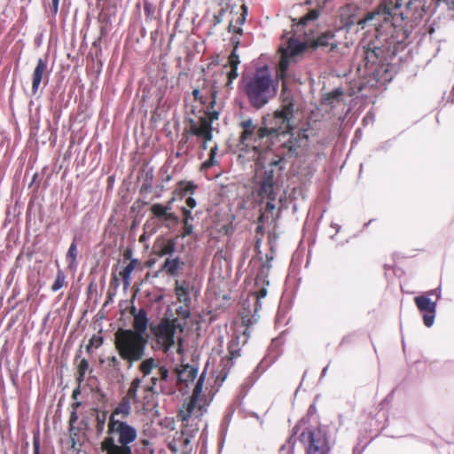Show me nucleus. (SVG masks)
Listing matches in <instances>:
<instances>
[{
    "label": "nucleus",
    "mask_w": 454,
    "mask_h": 454,
    "mask_svg": "<svg viewBox=\"0 0 454 454\" xmlns=\"http://www.w3.org/2000/svg\"><path fill=\"white\" fill-rule=\"evenodd\" d=\"M204 384V375H200L196 382L192 395L182 404L177 411V418L182 422L180 436L175 439V443L189 453L192 450L191 439L194 438L200 430L203 415L202 406L198 405Z\"/></svg>",
    "instance_id": "1"
},
{
    "label": "nucleus",
    "mask_w": 454,
    "mask_h": 454,
    "mask_svg": "<svg viewBox=\"0 0 454 454\" xmlns=\"http://www.w3.org/2000/svg\"><path fill=\"white\" fill-rule=\"evenodd\" d=\"M289 441L299 442L305 454H330L332 449L326 432L312 425L309 417L301 419L293 427Z\"/></svg>",
    "instance_id": "2"
},
{
    "label": "nucleus",
    "mask_w": 454,
    "mask_h": 454,
    "mask_svg": "<svg viewBox=\"0 0 454 454\" xmlns=\"http://www.w3.org/2000/svg\"><path fill=\"white\" fill-rule=\"evenodd\" d=\"M298 142V139L291 134L290 137L277 148L275 158L269 163L270 169L264 172L261 180L260 186L257 191L260 198L268 199L269 200H276L277 192L275 190L273 168L278 167L281 170L283 168L281 164L284 160L295 159L298 156L300 148Z\"/></svg>",
    "instance_id": "3"
},
{
    "label": "nucleus",
    "mask_w": 454,
    "mask_h": 454,
    "mask_svg": "<svg viewBox=\"0 0 454 454\" xmlns=\"http://www.w3.org/2000/svg\"><path fill=\"white\" fill-rule=\"evenodd\" d=\"M138 371L145 380V385L143 387L145 394L170 395L175 393L168 369L165 365H160L155 358L149 357L143 360L138 365Z\"/></svg>",
    "instance_id": "4"
},
{
    "label": "nucleus",
    "mask_w": 454,
    "mask_h": 454,
    "mask_svg": "<svg viewBox=\"0 0 454 454\" xmlns=\"http://www.w3.org/2000/svg\"><path fill=\"white\" fill-rule=\"evenodd\" d=\"M278 85V82L273 81L268 69H261L247 81L244 91L250 106L261 109L276 96Z\"/></svg>",
    "instance_id": "5"
},
{
    "label": "nucleus",
    "mask_w": 454,
    "mask_h": 454,
    "mask_svg": "<svg viewBox=\"0 0 454 454\" xmlns=\"http://www.w3.org/2000/svg\"><path fill=\"white\" fill-rule=\"evenodd\" d=\"M147 336H142L130 329L119 328L114 333V345L120 358L126 361L129 367L134 363L145 360Z\"/></svg>",
    "instance_id": "6"
},
{
    "label": "nucleus",
    "mask_w": 454,
    "mask_h": 454,
    "mask_svg": "<svg viewBox=\"0 0 454 454\" xmlns=\"http://www.w3.org/2000/svg\"><path fill=\"white\" fill-rule=\"evenodd\" d=\"M280 99L281 105L274 112L270 122V127H268V130L274 131L272 137L276 142L279 141L280 137L291 134L294 129L291 121L294 117L295 100L291 91L286 88L285 82L284 90H281Z\"/></svg>",
    "instance_id": "7"
},
{
    "label": "nucleus",
    "mask_w": 454,
    "mask_h": 454,
    "mask_svg": "<svg viewBox=\"0 0 454 454\" xmlns=\"http://www.w3.org/2000/svg\"><path fill=\"white\" fill-rule=\"evenodd\" d=\"M242 131L239 135V145L242 148H252L255 152L270 150L276 143L272 137L274 131L268 130V127H257L251 119L239 123Z\"/></svg>",
    "instance_id": "8"
},
{
    "label": "nucleus",
    "mask_w": 454,
    "mask_h": 454,
    "mask_svg": "<svg viewBox=\"0 0 454 454\" xmlns=\"http://www.w3.org/2000/svg\"><path fill=\"white\" fill-rule=\"evenodd\" d=\"M242 131L239 135V145L242 148H252L255 152L270 150L276 143L272 137L274 131L268 130V127H257L251 119L239 123Z\"/></svg>",
    "instance_id": "9"
},
{
    "label": "nucleus",
    "mask_w": 454,
    "mask_h": 454,
    "mask_svg": "<svg viewBox=\"0 0 454 454\" xmlns=\"http://www.w3.org/2000/svg\"><path fill=\"white\" fill-rule=\"evenodd\" d=\"M100 448L106 454H152L153 452L150 442L146 439L133 443L109 435L103 439Z\"/></svg>",
    "instance_id": "10"
},
{
    "label": "nucleus",
    "mask_w": 454,
    "mask_h": 454,
    "mask_svg": "<svg viewBox=\"0 0 454 454\" xmlns=\"http://www.w3.org/2000/svg\"><path fill=\"white\" fill-rule=\"evenodd\" d=\"M177 319L169 320L162 318L158 325H151L150 330L155 338L156 343L162 348L164 353L175 345V333L177 328Z\"/></svg>",
    "instance_id": "11"
},
{
    "label": "nucleus",
    "mask_w": 454,
    "mask_h": 454,
    "mask_svg": "<svg viewBox=\"0 0 454 454\" xmlns=\"http://www.w3.org/2000/svg\"><path fill=\"white\" fill-rule=\"evenodd\" d=\"M440 298L441 291L439 289L430 290L414 298V302L419 311L422 314L423 323L427 327L434 325L436 303Z\"/></svg>",
    "instance_id": "12"
},
{
    "label": "nucleus",
    "mask_w": 454,
    "mask_h": 454,
    "mask_svg": "<svg viewBox=\"0 0 454 454\" xmlns=\"http://www.w3.org/2000/svg\"><path fill=\"white\" fill-rule=\"evenodd\" d=\"M402 2L403 0L385 1L383 4H380L376 10L368 12L365 17L357 23L362 25L364 23L376 20L372 25L375 27L381 26L382 22L389 21L393 15L397 14V11L400 9Z\"/></svg>",
    "instance_id": "13"
},
{
    "label": "nucleus",
    "mask_w": 454,
    "mask_h": 454,
    "mask_svg": "<svg viewBox=\"0 0 454 454\" xmlns=\"http://www.w3.org/2000/svg\"><path fill=\"white\" fill-rule=\"evenodd\" d=\"M190 136H194L201 140L211 141L213 139V127L206 120H201L200 117L198 121L189 119L188 124L184 129L179 145L187 144Z\"/></svg>",
    "instance_id": "14"
},
{
    "label": "nucleus",
    "mask_w": 454,
    "mask_h": 454,
    "mask_svg": "<svg viewBox=\"0 0 454 454\" xmlns=\"http://www.w3.org/2000/svg\"><path fill=\"white\" fill-rule=\"evenodd\" d=\"M428 9L427 0H410L403 12H401V17L405 21V26L412 27L422 20Z\"/></svg>",
    "instance_id": "15"
},
{
    "label": "nucleus",
    "mask_w": 454,
    "mask_h": 454,
    "mask_svg": "<svg viewBox=\"0 0 454 454\" xmlns=\"http://www.w3.org/2000/svg\"><path fill=\"white\" fill-rule=\"evenodd\" d=\"M106 435L133 443L137 442V430L125 420L108 419Z\"/></svg>",
    "instance_id": "16"
},
{
    "label": "nucleus",
    "mask_w": 454,
    "mask_h": 454,
    "mask_svg": "<svg viewBox=\"0 0 454 454\" xmlns=\"http://www.w3.org/2000/svg\"><path fill=\"white\" fill-rule=\"evenodd\" d=\"M217 94L218 90L215 84L213 83L209 86L206 78L202 80L201 85L192 90L194 100L199 101L203 107L209 109L215 108Z\"/></svg>",
    "instance_id": "17"
},
{
    "label": "nucleus",
    "mask_w": 454,
    "mask_h": 454,
    "mask_svg": "<svg viewBox=\"0 0 454 454\" xmlns=\"http://www.w3.org/2000/svg\"><path fill=\"white\" fill-rule=\"evenodd\" d=\"M386 50L370 42L364 46V61L366 67H372L383 62L386 59Z\"/></svg>",
    "instance_id": "18"
},
{
    "label": "nucleus",
    "mask_w": 454,
    "mask_h": 454,
    "mask_svg": "<svg viewBox=\"0 0 454 454\" xmlns=\"http://www.w3.org/2000/svg\"><path fill=\"white\" fill-rule=\"evenodd\" d=\"M144 380L143 377H135L128 388V391L126 395L123 396L126 399H128L129 402H131L133 404H142L145 406L146 403H149L147 400L149 398V394H145L144 395V401H141L139 395H138V390L141 387V385L143 383Z\"/></svg>",
    "instance_id": "19"
},
{
    "label": "nucleus",
    "mask_w": 454,
    "mask_h": 454,
    "mask_svg": "<svg viewBox=\"0 0 454 454\" xmlns=\"http://www.w3.org/2000/svg\"><path fill=\"white\" fill-rule=\"evenodd\" d=\"M310 48L317 49L318 47H329V51H334L338 48V43L335 40L333 31H326L317 35L309 43Z\"/></svg>",
    "instance_id": "20"
},
{
    "label": "nucleus",
    "mask_w": 454,
    "mask_h": 454,
    "mask_svg": "<svg viewBox=\"0 0 454 454\" xmlns=\"http://www.w3.org/2000/svg\"><path fill=\"white\" fill-rule=\"evenodd\" d=\"M170 210L171 207H165L162 204L160 203H154L150 208L153 217L160 221L165 222L166 226H168V223H177L179 221L178 216L176 214L170 212Z\"/></svg>",
    "instance_id": "21"
},
{
    "label": "nucleus",
    "mask_w": 454,
    "mask_h": 454,
    "mask_svg": "<svg viewBox=\"0 0 454 454\" xmlns=\"http://www.w3.org/2000/svg\"><path fill=\"white\" fill-rule=\"evenodd\" d=\"M136 312V308L131 309V314L134 315L133 320V329H130L131 332L137 333L142 336H146L145 332L148 327V318L147 314L145 309H141L137 313Z\"/></svg>",
    "instance_id": "22"
},
{
    "label": "nucleus",
    "mask_w": 454,
    "mask_h": 454,
    "mask_svg": "<svg viewBox=\"0 0 454 454\" xmlns=\"http://www.w3.org/2000/svg\"><path fill=\"white\" fill-rule=\"evenodd\" d=\"M175 372L177 377V383H184L185 386L192 382L198 374V369L190 364H183L180 367H176Z\"/></svg>",
    "instance_id": "23"
},
{
    "label": "nucleus",
    "mask_w": 454,
    "mask_h": 454,
    "mask_svg": "<svg viewBox=\"0 0 454 454\" xmlns=\"http://www.w3.org/2000/svg\"><path fill=\"white\" fill-rule=\"evenodd\" d=\"M176 248V243L174 239L158 240L153 246L154 254L159 257L172 255Z\"/></svg>",
    "instance_id": "24"
},
{
    "label": "nucleus",
    "mask_w": 454,
    "mask_h": 454,
    "mask_svg": "<svg viewBox=\"0 0 454 454\" xmlns=\"http://www.w3.org/2000/svg\"><path fill=\"white\" fill-rule=\"evenodd\" d=\"M185 262L181 261L179 257H168L165 260L161 266V270L168 275L176 277L181 274L184 270Z\"/></svg>",
    "instance_id": "25"
},
{
    "label": "nucleus",
    "mask_w": 454,
    "mask_h": 454,
    "mask_svg": "<svg viewBox=\"0 0 454 454\" xmlns=\"http://www.w3.org/2000/svg\"><path fill=\"white\" fill-rule=\"evenodd\" d=\"M131 404L125 397H122L117 406L114 409L108 419L124 420L131 413Z\"/></svg>",
    "instance_id": "26"
},
{
    "label": "nucleus",
    "mask_w": 454,
    "mask_h": 454,
    "mask_svg": "<svg viewBox=\"0 0 454 454\" xmlns=\"http://www.w3.org/2000/svg\"><path fill=\"white\" fill-rule=\"evenodd\" d=\"M309 48H310L309 44L307 43L300 42L295 38H290L287 42L286 48H281L283 51H286V53L294 59L304 53Z\"/></svg>",
    "instance_id": "27"
},
{
    "label": "nucleus",
    "mask_w": 454,
    "mask_h": 454,
    "mask_svg": "<svg viewBox=\"0 0 454 454\" xmlns=\"http://www.w3.org/2000/svg\"><path fill=\"white\" fill-rule=\"evenodd\" d=\"M47 68V63L42 59H39L36 66L32 74V92L33 94H36L41 82L43 79V74Z\"/></svg>",
    "instance_id": "28"
},
{
    "label": "nucleus",
    "mask_w": 454,
    "mask_h": 454,
    "mask_svg": "<svg viewBox=\"0 0 454 454\" xmlns=\"http://www.w3.org/2000/svg\"><path fill=\"white\" fill-rule=\"evenodd\" d=\"M279 51L281 52L280 60L278 62V74L277 77L278 80L282 82V90H284V82L286 84V78H287V71L291 63V60L293 59L292 57H290L286 51H283L281 48L279 49ZM287 89V87L286 86Z\"/></svg>",
    "instance_id": "29"
},
{
    "label": "nucleus",
    "mask_w": 454,
    "mask_h": 454,
    "mask_svg": "<svg viewBox=\"0 0 454 454\" xmlns=\"http://www.w3.org/2000/svg\"><path fill=\"white\" fill-rule=\"evenodd\" d=\"M175 293L179 302L184 303L188 305L190 302V294H189V284L186 281H178L176 280L175 283Z\"/></svg>",
    "instance_id": "30"
},
{
    "label": "nucleus",
    "mask_w": 454,
    "mask_h": 454,
    "mask_svg": "<svg viewBox=\"0 0 454 454\" xmlns=\"http://www.w3.org/2000/svg\"><path fill=\"white\" fill-rule=\"evenodd\" d=\"M90 414L95 418V429L98 434H102L105 430L106 422L107 419V411H99L93 408L90 410Z\"/></svg>",
    "instance_id": "31"
},
{
    "label": "nucleus",
    "mask_w": 454,
    "mask_h": 454,
    "mask_svg": "<svg viewBox=\"0 0 454 454\" xmlns=\"http://www.w3.org/2000/svg\"><path fill=\"white\" fill-rule=\"evenodd\" d=\"M140 265L137 259H130L127 266H125L120 272L119 276L121 278L123 286L125 287L130 285V275L137 266Z\"/></svg>",
    "instance_id": "32"
},
{
    "label": "nucleus",
    "mask_w": 454,
    "mask_h": 454,
    "mask_svg": "<svg viewBox=\"0 0 454 454\" xmlns=\"http://www.w3.org/2000/svg\"><path fill=\"white\" fill-rule=\"evenodd\" d=\"M182 214L184 227L181 235L183 238H185L187 236H190L193 232V225L192 223L193 216L192 212L184 207H182Z\"/></svg>",
    "instance_id": "33"
},
{
    "label": "nucleus",
    "mask_w": 454,
    "mask_h": 454,
    "mask_svg": "<svg viewBox=\"0 0 454 454\" xmlns=\"http://www.w3.org/2000/svg\"><path fill=\"white\" fill-rule=\"evenodd\" d=\"M215 75L225 76L226 77L225 87L228 90H231L232 89V86H231L232 82L238 77V69L237 68H230L228 71L225 72L224 69L223 68L219 72L215 73Z\"/></svg>",
    "instance_id": "34"
},
{
    "label": "nucleus",
    "mask_w": 454,
    "mask_h": 454,
    "mask_svg": "<svg viewBox=\"0 0 454 454\" xmlns=\"http://www.w3.org/2000/svg\"><path fill=\"white\" fill-rule=\"evenodd\" d=\"M229 360L240 356V347L239 337L231 339L228 344Z\"/></svg>",
    "instance_id": "35"
},
{
    "label": "nucleus",
    "mask_w": 454,
    "mask_h": 454,
    "mask_svg": "<svg viewBox=\"0 0 454 454\" xmlns=\"http://www.w3.org/2000/svg\"><path fill=\"white\" fill-rule=\"evenodd\" d=\"M66 274L62 270H58L56 274V278L53 284L51 286V290L52 292H57L64 286H67V282L66 281Z\"/></svg>",
    "instance_id": "36"
},
{
    "label": "nucleus",
    "mask_w": 454,
    "mask_h": 454,
    "mask_svg": "<svg viewBox=\"0 0 454 454\" xmlns=\"http://www.w3.org/2000/svg\"><path fill=\"white\" fill-rule=\"evenodd\" d=\"M217 152H218V146H217V145H215V146H213L210 149L209 157L206 161H204L202 163L201 168L208 169V168H212L213 166L217 165V160H215Z\"/></svg>",
    "instance_id": "37"
},
{
    "label": "nucleus",
    "mask_w": 454,
    "mask_h": 454,
    "mask_svg": "<svg viewBox=\"0 0 454 454\" xmlns=\"http://www.w3.org/2000/svg\"><path fill=\"white\" fill-rule=\"evenodd\" d=\"M217 152H218V146H217V145H215V146H213L210 149L209 157L206 161H204L202 163L201 168L208 169V168H212L213 166L217 165V160H215Z\"/></svg>",
    "instance_id": "38"
},
{
    "label": "nucleus",
    "mask_w": 454,
    "mask_h": 454,
    "mask_svg": "<svg viewBox=\"0 0 454 454\" xmlns=\"http://www.w3.org/2000/svg\"><path fill=\"white\" fill-rule=\"evenodd\" d=\"M177 186L178 194L180 196H185L187 193H193L196 189V185H194L192 182L180 181L177 184Z\"/></svg>",
    "instance_id": "39"
},
{
    "label": "nucleus",
    "mask_w": 454,
    "mask_h": 454,
    "mask_svg": "<svg viewBox=\"0 0 454 454\" xmlns=\"http://www.w3.org/2000/svg\"><path fill=\"white\" fill-rule=\"evenodd\" d=\"M220 113L216 110L206 108L205 114L202 116H200L201 120H206L207 123L212 126L213 122L215 121H217L219 119Z\"/></svg>",
    "instance_id": "40"
},
{
    "label": "nucleus",
    "mask_w": 454,
    "mask_h": 454,
    "mask_svg": "<svg viewBox=\"0 0 454 454\" xmlns=\"http://www.w3.org/2000/svg\"><path fill=\"white\" fill-rule=\"evenodd\" d=\"M89 368V363L87 359L83 358L80 361L77 367V381L81 383L84 380V376Z\"/></svg>",
    "instance_id": "41"
},
{
    "label": "nucleus",
    "mask_w": 454,
    "mask_h": 454,
    "mask_svg": "<svg viewBox=\"0 0 454 454\" xmlns=\"http://www.w3.org/2000/svg\"><path fill=\"white\" fill-rule=\"evenodd\" d=\"M69 436L70 441L72 442V447L74 449H76V446L80 443L79 436H80V431L79 428L74 427H69Z\"/></svg>",
    "instance_id": "42"
},
{
    "label": "nucleus",
    "mask_w": 454,
    "mask_h": 454,
    "mask_svg": "<svg viewBox=\"0 0 454 454\" xmlns=\"http://www.w3.org/2000/svg\"><path fill=\"white\" fill-rule=\"evenodd\" d=\"M105 362L109 369L119 372L121 370V362L115 356L106 358Z\"/></svg>",
    "instance_id": "43"
},
{
    "label": "nucleus",
    "mask_w": 454,
    "mask_h": 454,
    "mask_svg": "<svg viewBox=\"0 0 454 454\" xmlns=\"http://www.w3.org/2000/svg\"><path fill=\"white\" fill-rule=\"evenodd\" d=\"M77 246H76V242L75 241H73L68 248V251H67V260H69V263L70 265L73 264L76 258H77Z\"/></svg>",
    "instance_id": "44"
},
{
    "label": "nucleus",
    "mask_w": 454,
    "mask_h": 454,
    "mask_svg": "<svg viewBox=\"0 0 454 454\" xmlns=\"http://www.w3.org/2000/svg\"><path fill=\"white\" fill-rule=\"evenodd\" d=\"M239 55L236 53V51H233L230 54L229 58H228V66H227V65H225V66L223 67V69L227 68L228 67H229L230 68H237V69H238V66H239Z\"/></svg>",
    "instance_id": "45"
},
{
    "label": "nucleus",
    "mask_w": 454,
    "mask_h": 454,
    "mask_svg": "<svg viewBox=\"0 0 454 454\" xmlns=\"http://www.w3.org/2000/svg\"><path fill=\"white\" fill-rule=\"evenodd\" d=\"M104 339L102 336L94 334L90 340V343L87 346V351L90 352V347H94L96 348H99L103 344Z\"/></svg>",
    "instance_id": "46"
},
{
    "label": "nucleus",
    "mask_w": 454,
    "mask_h": 454,
    "mask_svg": "<svg viewBox=\"0 0 454 454\" xmlns=\"http://www.w3.org/2000/svg\"><path fill=\"white\" fill-rule=\"evenodd\" d=\"M254 294L256 296V308H255V309H257V306L261 307L260 300L264 298L266 296V294H267V289L265 287H262L258 291H255Z\"/></svg>",
    "instance_id": "47"
},
{
    "label": "nucleus",
    "mask_w": 454,
    "mask_h": 454,
    "mask_svg": "<svg viewBox=\"0 0 454 454\" xmlns=\"http://www.w3.org/2000/svg\"><path fill=\"white\" fill-rule=\"evenodd\" d=\"M59 0H51L50 9L53 15H56L59 12Z\"/></svg>",
    "instance_id": "48"
},
{
    "label": "nucleus",
    "mask_w": 454,
    "mask_h": 454,
    "mask_svg": "<svg viewBox=\"0 0 454 454\" xmlns=\"http://www.w3.org/2000/svg\"><path fill=\"white\" fill-rule=\"evenodd\" d=\"M341 95H342V92L337 90L331 93L326 94L325 99L330 101L331 99L338 98Z\"/></svg>",
    "instance_id": "49"
},
{
    "label": "nucleus",
    "mask_w": 454,
    "mask_h": 454,
    "mask_svg": "<svg viewBox=\"0 0 454 454\" xmlns=\"http://www.w3.org/2000/svg\"><path fill=\"white\" fill-rule=\"evenodd\" d=\"M317 13L316 12H310L309 13H308L305 17H303L301 20V25H305L307 20H313V19H316L317 18Z\"/></svg>",
    "instance_id": "50"
},
{
    "label": "nucleus",
    "mask_w": 454,
    "mask_h": 454,
    "mask_svg": "<svg viewBox=\"0 0 454 454\" xmlns=\"http://www.w3.org/2000/svg\"><path fill=\"white\" fill-rule=\"evenodd\" d=\"M242 10H243V13L241 14V17H239L238 20H237V24H239V26L242 25L245 20H246V15H247V8L246 5H242L241 6Z\"/></svg>",
    "instance_id": "51"
},
{
    "label": "nucleus",
    "mask_w": 454,
    "mask_h": 454,
    "mask_svg": "<svg viewBox=\"0 0 454 454\" xmlns=\"http://www.w3.org/2000/svg\"><path fill=\"white\" fill-rule=\"evenodd\" d=\"M78 420L77 411H72L69 418V427H74Z\"/></svg>",
    "instance_id": "52"
},
{
    "label": "nucleus",
    "mask_w": 454,
    "mask_h": 454,
    "mask_svg": "<svg viewBox=\"0 0 454 454\" xmlns=\"http://www.w3.org/2000/svg\"><path fill=\"white\" fill-rule=\"evenodd\" d=\"M228 30H229V32H232V33H235V34H239V35H241V34H242V29H241V27H237V26H234V25L232 24V22H231V23L229 24Z\"/></svg>",
    "instance_id": "53"
},
{
    "label": "nucleus",
    "mask_w": 454,
    "mask_h": 454,
    "mask_svg": "<svg viewBox=\"0 0 454 454\" xmlns=\"http://www.w3.org/2000/svg\"><path fill=\"white\" fill-rule=\"evenodd\" d=\"M33 450H34L33 454H40V442H39V440H37L35 438L33 441Z\"/></svg>",
    "instance_id": "54"
},
{
    "label": "nucleus",
    "mask_w": 454,
    "mask_h": 454,
    "mask_svg": "<svg viewBox=\"0 0 454 454\" xmlns=\"http://www.w3.org/2000/svg\"><path fill=\"white\" fill-rule=\"evenodd\" d=\"M274 201H275V200H269V201L266 203V206H265V210H266V211H269V212L272 213V211L275 209V204H274Z\"/></svg>",
    "instance_id": "55"
},
{
    "label": "nucleus",
    "mask_w": 454,
    "mask_h": 454,
    "mask_svg": "<svg viewBox=\"0 0 454 454\" xmlns=\"http://www.w3.org/2000/svg\"><path fill=\"white\" fill-rule=\"evenodd\" d=\"M186 205L190 208H194L196 207L197 203H196V200L193 198L189 197L186 200Z\"/></svg>",
    "instance_id": "56"
},
{
    "label": "nucleus",
    "mask_w": 454,
    "mask_h": 454,
    "mask_svg": "<svg viewBox=\"0 0 454 454\" xmlns=\"http://www.w3.org/2000/svg\"><path fill=\"white\" fill-rule=\"evenodd\" d=\"M80 394H81L80 387H77L75 389H74V391L72 393V398L74 400H76Z\"/></svg>",
    "instance_id": "57"
},
{
    "label": "nucleus",
    "mask_w": 454,
    "mask_h": 454,
    "mask_svg": "<svg viewBox=\"0 0 454 454\" xmlns=\"http://www.w3.org/2000/svg\"><path fill=\"white\" fill-rule=\"evenodd\" d=\"M81 405H82V403H81V402L76 401V402L73 403L71 406H72L73 411H77V409H78Z\"/></svg>",
    "instance_id": "58"
},
{
    "label": "nucleus",
    "mask_w": 454,
    "mask_h": 454,
    "mask_svg": "<svg viewBox=\"0 0 454 454\" xmlns=\"http://www.w3.org/2000/svg\"><path fill=\"white\" fill-rule=\"evenodd\" d=\"M208 142H209V141L202 140V143H201V145H200V148L201 150H207V143H208Z\"/></svg>",
    "instance_id": "59"
},
{
    "label": "nucleus",
    "mask_w": 454,
    "mask_h": 454,
    "mask_svg": "<svg viewBox=\"0 0 454 454\" xmlns=\"http://www.w3.org/2000/svg\"><path fill=\"white\" fill-rule=\"evenodd\" d=\"M183 340L182 339L178 340V348H177V353H182L183 350Z\"/></svg>",
    "instance_id": "60"
},
{
    "label": "nucleus",
    "mask_w": 454,
    "mask_h": 454,
    "mask_svg": "<svg viewBox=\"0 0 454 454\" xmlns=\"http://www.w3.org/2000/svg\"><path fill=\"white\" fill-rule=\"evenodd\" d=\"M131 256V251L130 250H128L125 254H124V257L125 258H130Z\"/></svg>",
    "instance_id": "61"
},
{
    "label": "nucleus",
    "mask_w": 454,
    "mask_h": 454,
    "mask_svg": "<svg viewBox=\"0 0 454 454\" xmlns=\"http://www.w3.org/2000/svg\"><path fill=\"white\" fill-rule=\"evenodd\" d=\"M214 20L215 21V23H220L221 22V19L218 15H215L214 16Z\"/></svg>",
    "instance_id": "62"
},
{
    "label": "nucleus",
    "mask_w": 454,
    "mask_h": 454,
    "mask_svg": "<svg viewBox=\"0 0 454 454\" xmlns=\"http://www.w3.org/2000/svg\"><path fill=\"white\" fill-rule=\"evenodd\" d=\"M403 35H404L403 38H407L409 36L410 34L408 32V29H404Z\"/></svg>",
    "instance_id": "63"
},
{
    "label": "nucleus",
    "mask_w": 454,
    "mask_h": 454,
    "mask_svg": "<svg viewBox=\"0 0 454 454\" xmlns=\"http://www.w3.org/2000/svg\"><path fill=\"white\" fill-rule=\"evenodd\" d=\"M172 201H173V200H170L167 205H163V207H171Z\"/></svg>",
    "instance_id": "64"
}]
</instances>
